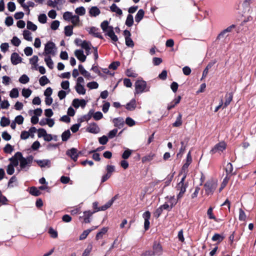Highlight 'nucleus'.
<instances>
[{"mask_svg": "<svg viewBox=\"0 0 256 256\" xmlns=\"http://www.w3.org/2000/svg\"><path fill=\"white\" fill-rule=\"evenodd\" d=\"M182 115L179 114L178 116L176 118V122L172 124L173 126L178 127L181 126L182 124Z\"/></svg>", "mask_w": 256, "mask_h": 256, "instance_id": "obj_42", "label": "nucleus"}, {"mask_svg": "<svg viewBox=\"0 0 256 256\" xmlns=\"http://www.w3.org/2000/svg\"><path fill=\"white\" fill-rule=\"evenodd\" d=\"M151 214L149 211H146L142 214V217L144 220V228L145 230H147L150 228V218Z\"/></svg>", "mask_w": 256, "mask_h": 256, "instance_id": "obj_13", "label": "nucleus"}, {"mask_svg": "<svg viewBox=\"0 0 256 256\" xmlns=\"http://www.w3.org/2000/svg\"><path fill=\"white\" fill-rule=\"evenodd\" d=\"M94 212H92L90 210L85 211L84 212V216L82 218H84L83 222L85 224H88L90 222V218L94 214Z\"/></svg>", "mask_w": 256, "mask_h": 256, "instance_id": "obj_18", "label": "nucleus"}, {"mask_svg": "<svg viewBox=\"0 0 256 256\" xmlns=\"http://www.w3.org/2000/svg\"><path fill=\"white\" fill-rule=\"evenodd\" d=\"M150 86L148 85L146 82L142 79L138 80L135 82L134 95L149 92Z\"/></svg>", "mask_w": 256, "mask_h": 256, "instance_id": "obj_2", "label": "nucleus"}, {"mask_svg": "<svg viewBox=\"0 0 256 256\" xmlns=\"http://www.w3.org/2000/svg\"><path fill=\"white\" fill-rule=\"evenodd\" d=\"M30 80V78L26 74L22 75L19 78V82L23 84L28 83Z\"/></svg>", "mask_w": 256, "mask_h": 256, "instance_id": "obj_50", "label": "nucleus"}, {"mask_svg": "<svg viewBox=\"0 0 256 256\" xmlns=\"http://www.w3.org/2000/svg\"><path fill=\"white\" fill-rule=\"evenodd\" d=\"M131 154L132 150L129 149H127L126 150H124V152H123L122 154V158L124 160L128 159L130 156Z\"/></svg>", "mask_w": 256, "mask_h": 256, "instance_id": "obj_60", "label": "nucleus"}, {"mask_svg": "<svg viewBox=\"0 0 256 256\" xmlns=\"http://www.w3.org/2000/svg\"><path fill=\"white\" fill-rule=\"evenodd\" d=\"M37 129H29L28 131H22L21 132L20 138L22 140H26L30 136L34 138V134L36 132Z\"/></svg>", "mask_w": 256, "mask_h": 256, "instance_id": "obj_10", "label": "nucleus"}, {"mask_svg": "<svg viewBox=\"0 0 256 256\" xmlns=\"http://www.w3.org/2000/svg\"><path fill=\"white\" fill-rule=\"evenodd\" d=\"M34 159V157L32 156H29L26 158L22 157H20V167L22 169L24 168L26 166H30L32 160Z\"/></svg>", "mask_w": 256, "mask_h": 256, "instance_id": "obj_8", "label": "nucleus"}, {"mask_svg": "<svg viewBox=\"0 0 256 256\" xmlns=\"http://www.w3.org/2000/svg\"><path fill=\"white\" fill-rule=\"evenodd\" d=\"M232 170L233 166L232 164L230 162L228 163L226 167V176H228L229 174H232Z\"/></svg>", "mask_w": 256, "mask_h": 256, "instance_id": "obj_47", "label": "nucleus"}, {"mask_svg": "<svg viewBox=\"0 0 256 256\" xmlns=\"http://www.w3.org/2000/svg\"><path fill=\"white\" fill-rule=\"evenodd\" d=\"M90 44L89 42L86 40H84L80 44L82 48L86 50V55H88L90 54Z\"/></svg>", "mask_w": 256, "mask_h": 256, "instance_id": "obj_27", "label": "nucleus"}, {"mask_svg": "<svg viewBox=\"0 0 256 256\" xmlns=\"http://www.w3.org/2000/svg\"><path fill=\"white\" fill-rule=\"evenodd\" d=\"M89 13L92 16H96L100 14V11L98 7L92 6L90 10Z\"/></svg>", "mask_w": 256, "mask_h": 256, "instance_id": "obj_25", "label": "nucleus"}, {"mask_svg": "<svg viewBox=\"0 0 256 256\" xmlns=\"http://www.w3.org/2000/svg\"><path fill=\"white\" fill-rule=\"evenodd\" d=\"M125 24L128 27L132 26L133 25L134 18L131 14L128 15Z\"/></svg>", "mask_w": 256, "mask_h": 256, "instance_id": "obj_33", "label": "nucleus"}, {"mask_svg": "<svg viewBox=\"0 0 256 256\" xmlns=\"http://www.w3.org/2000/svg\"><path fill=\"white\" fill-rule=\"evenodd\" d=\"M144 14V10L142 9L139 10L135 16L136 22L138 23L143 18Z\"/></svg>", "mask_w": 256, "mask_h": 256, "instance_id": "obj_26", "label": "nucleus"}, {"mask_svg": "<svg viewBox=\"0 0 256 256\" xmlns=\"http://www.w3.org/2000/svg\"><path fill=\"white\" fill-rule=\"evenodd\" d=\"M225 237L219 234H215L212 237V240L213 242H217L218 244L221 242L224 239Z\"/></svg>", "mask_w": 256, "mask_h": 256, "instance_id": "obj_24", "label": "nucleus"}, {"mask_svg": "<svg viewBox=\"0 0 256 256\" xmlns=\"http://www.w3.org/2000/svg\"><path fill=\"white\" fill-rule=\"evenodd\" d=\"M38 20L42 24H45L46 22L47 17L46 14H40L38 17Z\"/></svg>", "mask_w": 256, "mask_h": 256, "instance_id": "obj_54", "label": "nucleus"}, {"mask_svg": "<svg viewBox=\"0 0 256 256\" xmlns=\"http://www.w3.org/2000/svg\"><path fill=\"white\" fill-rule=\"evenodd\" d=\"M48 232L52 238H56L58 236L57 231L52 227L49 228Z\"/></svg>", "mask_w": 256, "mask_h": 256, "instance_id": "obj_46", "label": "nucleus"}, {"mask_svg": "<svg viewBox=\"0 0 256 256\" xmlns=\"http://www.w3.org/2000/svg\"><path fill=\"white\" fill-rule=\"evenodd\" d=\"M32 90L29 88H23L22 90V95L26 98H28L32 94Z\"/></svg>", "mask_w": 256, "mask_h": 256, "instance_id": "obj_49", "label": "nucleus"}, {"mask_svg": "<svg viewBox=\"0 0 256 256\" xmlns=\"http://www.w3.org/2000/svg\"><path fill=\"white\" fill-rule=\"evenodd\" d=\"M66 154L67 156H69L74 162H76L78 157V150L74 148L68 150L66 152Z\"/></svg>", "mask_w": 256, "mask_h": 256, "instance_id": "obj_12", "label": "nucleus"}, {"mask_svg": "<svg viewBox=\"0 0 256 256\" xmlns=\"http://www.w3.org/2000/svg\"><path fill=\"white\" fill-rule=\"evenodd\" d=\"M75 12L80 16H84L86 13V10L84 7L80 6L76 9Z\"/></svg>", "mask_w": 256, "mask_h": 256, "instance_id": "obj_52", "label": "nucleus"}, {"mask_svg": "<svg viewBox=\"0 0 256 256\" xmlns=\"http://www.w3.org/2000/svg\"><path fill=\"white\" fill-rule=\"evenodd\" d=\"M38 164L41 168L50 166V161L48 160H37L36 161Z\"/></svg>", "mask_w": 256, "mask_h": 256, "instance_id": "obj_20", "label": "nucleus"}, {"mask_svg": "<svg viewBox=\"0 0 256 256\" xmlns=\"http://www.w3.org/2000/svg\"><path fill=\"white\" fill-rule=\"evenodd\" d=\"M217 185V184L212 180H208L204 186L206 194L207 196L212 194L216 188Z\"/></svg>", "mask_w": 256, "mask_h": 256, "instance_id": "obj_3", "label": "nucleus"}, {"mask_svg": "<svg viewBox=\"0 0 256 256\" xmlns=\"http://www.w3.org/2000/svg\"><path fill=\"white\" fill-rule=\"evenodd\" d=\"M98 28L94 26H92L90 28L89 34L92 35L94 37L99 38L100 39H103L102 36L98 32Z\"/></svg>", "mask_w": 256, "mask_h": 256, "instance_id": "obj_16", "label": "nucleus"}, {"mask_svg": "<svg viewBox=\"0 0 256 256\" xmlns=\"http://www.w3.org/2000/svg\"><path fill=\"white\" fill-rule=\"evenodd\" d=\"M30 192L32 195L34 196H38L41 194L40 190L35 186L30 188Z\"/></svg>", "mask_w": 256, "mask_h": 256, "instance_id": "obj_44", "label": "nucleus"}, {"mask_svg": "<svg viewBox=\"0 0 256 256\" xmlns=\"http://www.w3.org/2000/svg\"><path fill=\"white\" fill-rule=\"evenodd\" d=\"M113 122L114 124V126L118 128L120 126H123L124 124V120L122 118H118L114 119Z\"/></svg>", "mask_w": 256, "mask_h": 256, "instance_id": "obj_22", "label": "nucleus"}, {"mask_svg": "<svg viewBox=\"0 0 256 256\" xmlns=\"http://www.w3.org/2000/svg\"><path fill=\"white\" fill-rule=\"evenodd\" d=\"M74 55L82 62H84L86 60V56L84 54V52L82 50H76L74 51Z\"/></svg>", "mask_w": 256, "mask_h": 256, "instance_id": "obj_15", "label": "nucleus"}, {"mask_svg": "<svg viewBox=\"0 0 256 256\" xmlns=\"http://www.w3.org/2000/svg\"><path fill=\"white\" fill-rule=\"evenodd\" d=\"M31 32L29 30H24L23 32L24 38L28 41L32 42V39L31 36Z\"/></svg>", "mask_w": 256, "mask_h": 256, "instance_id": "obj_40", "label": "nucleus"}, {"mask_svg": "<svg viewBox=\"0 0 256 256\" xmlns=\"http://www.w3.org/2000/svg\"><path fill=\"white\" fill-rule=\"evenodd\" d=\"M110 10L112 12H116L118 15L121 16L122 12L115 4H112L110 6Z\"/></svg>", "mask_w": 256, "mask_h": 256, "instance_id": "obj_30", "label": "nucleus"}, {"mask_svg": "<svg viewBox=\"0 0 256 256\" xmlns=\"http://www.w3.org/2000/svg\"><path fill=\"white\" fill-rule=\"evenodd\" d=\"M154 256H160L163 252V248L160 242L154 241L152 245V250Z\"/></svg>", "mask_w": 256, "mask_h": 256, "instance_id": "obj_7", "label": "nucleus"}, {"mask_svg": "<svg viewBox=\"0 0 256 256\" xmlns=\"http://www.w3.org/2000/svg\"><path fill=\"white\" fill-rule=\"evenodd\" d=\"M56 48L55 44L52 42H48L45 45L44 54V55L51 54L52 56L56 55Z\"/></svg>", "mask_w": 256, "mask_h": 256, "instance_id": "obj_6", "label": "nucleus"}, {"mask_svg": "<svg viewBox=\"0 0 256 256\" xmlns=\"http://www.w3.org/2000/svg\"><path fill=\"white\" fill-rule=\"evenodd\" d=\"M10 60L12 64L16 65L22 61V58L16 52H13L11 55Z\"/></svg>", "mask_w": 256, "mask_h": 256, "instance_id": "obj_14", "label": "nucleus"}, {"mask_svg": "<svg viewBox=\"0 0 256 256\" xmlns=\"http://www.w3.org/2000/svg\"><path fill=\"white\" fill-rule=\"evenodd\" d=\"M188 184H178L176 188L179 193L177 195L178 200H180L183 196L188 187Z\"/></svg>", "mask_w": 256, "mask_h": 256, "instance_id": "obj_9", "label": "nucleus"}, {"mask_svg": "<svg viewBox=\"0 0 256 256\" xmlns=\"http://www.w3.org/2000/svg\"><path fill=\"white\" fill-rule=\"evenodd\" d=\"M126 74L128 77L136 78L138 74L131 68H128L126 71Z\"/></svg>", "mask_w": 256, "mask_h": 256, "instance_id": "obj_35", "label": "nucleus"}, {"mask_svg": "<svg viewBox=\"0 0 256 256\" xmlns=\"http://www.w3.org/2000/svg\"><path fill=\"white\" fill-rule=\"evenodd\" d=\"M11 42L14 46H18L20 44L21 41L18 37L14 36L12 38Z\"/></svg>", "mask_w": 256, "mask_h": 256, "instance_id": "obj_59", "label": "nucleus"}, {"mask_svg": "<svg viewBox=\"0 0 256 256\" xmlns=\"http://www.w3.org/2000/svg\"><path fill=\"white\" fill-rule=\"evenodd\" d=\"M50 82V80L46 76H42L39 80V82L41 86H44Z\"/></svg>", "mask_w": 256, "mask_h": 256, "instance_id": "obj_43", "label": "nucleus"}, {"mask_svg": "<svg viewBox=\"0 0 256 256\" xmlns=\"http://www.w3.org/2000/svg\"><path fill=\"white\" fill-rule=\"evenodd\" d=\"M73 16L72 12H66L63 14V18L65 20L69 21L71 20Z\"/></svg>", "mask_w": 256, "mask_h": 256, "instance_id": "obj_51", "label": "nucleus"}, {"mask_svg": "<svg viewBox=\"0 0 256 256\" xmlns=\"http://www.w3.org/2000/svg\"><path fill=\"white\" fill-rule=\"evenodd\" d=\"M108 24V20H104L101 23L100 27L103 32L106 33V36H108L113 42H116L118 40V36L114 34L113 27Z\"/></svg>", "mask_w": 256, "mask_h": 256, "instance_id": "obj_1", "label": "nucleus"}, {"mask_svg": "<svg viewBox=\"0 0 256 256\" xmlns=\"http://www.w3.org/2000/svg\"><path fill=\"white\" fill-rule=\"evenodd\" d=\"M93 230V228L92 229H88L84 230L80 236V240H84L86 239L88 234Z\"/></svg>", "mask_w": 256, "mask_h": 256, "instance_id": "obj_39", "label": "nucleus"}, {"mask_svg": "<svg viewBox=\"0 0 256 256\" xmlns=\"http://www.w3.org/2000/svg\"><path fill=\"white\" fill-rule=\"evenodd\" d=\"M4 150L6 153L10 154L14 150V148L10 144H8L4 146Z\"/></svg>", "mask_w": 256, "mask_h": 256, "instance_id": "obj_56", "label": "nucleus"}, {"mask_svg": "<svg viewBox=\"0 0 256 256\" xmlns=\"http://www.w3.org/2000/svg\"><path fill=\"white\" fill-rule=\"evenodd\" d=\"M155 156V154L153 152H151L148 154L144 156L142 158V162H150L152 160L154 156Z\"/></svg>", "mask_w": 256, "mask_h": 256, "instance_id": "obj_36", "label": "nucleus"}, {"mask_svg": "<svg viewBox=\"0 0 256 256\" xmlns=\"http://www.w3.org/2000/svg\"><path fill=\"white\" fill-rule=\"evenodd\" d=\"M136 106V100L134 98L132 99L126 106V108L128 110H134Z\"/></svg>", "mask_w": 256, "mask_h": 256, "instance_id": "obj_19", "label": "nucleus"}, {"mask_svg": "<svg viewBox=\"0 0 256 256\" xmlns=\"http://www.w3.org/2000/svg\"><path fill=\"white\" fill-rule=\"evenodd\" d=\"M14 166L12 164H8L6 168V172L9 175H12L14 172Z\"/></svg>", "mask_w": 256, "mask_h": 256, "instance_id": "obj_63", "label": "nucleus"}, {"mask_svg": "<svg viewBox=\"0 0 256 256\" xmlns=\"http://www.w3.org/2000/svg\"><path fill=\"white\" fill-rule=\"evenodd\" d=\"M0 124L2 127L7 126L10 124V120L9 118H6L5 116H2L1 118Z\"/></svg>", "mask_w": 256, "mask_h": 256, "instance_id": "obj_34", "label": "nucleus"}, {"mask_svg": "<svg viewBox=\"0 0 256 256\" xmlns=\"http://www.w3.org/2000/svg\"><path fill=\"white\" fill-rule=\"evenodd\" d=\"M10 96L12 98H16L19 96V92L17 88H14L10 91Z\"/></svg>", "mask_w": 256, "mask_h": 256, "instance_id": "obj_48", "label": "nucleus"}, {"mask_svg": "<svg viewBox=\"0 0 256 256\" xmlns=\"http://www.w3.org/2000/svg\"><path fill=\"white\" fill-rule=\"evenodd\" d=\"M70 136V132L69 129L65 130L62 134V138L63 142L66 141Z\"/></svg>", "mask_w": 256, "mask_h": 256, "instance_id": "obj_38", "label": "nucleus"}, {"mask_svg": "<svg viewBox=\"0 0 256 256\" xmlns=\"http://www.w3.org/2000/svg\"><path fill=\"white\" fill-rule=\"evenodd\" d=\"M162 212H163V209L160 206L154 212V217H155L156 218H158L161 215V214H162Z\"/></svg>", "mask_w": 256, "mask_h": 256, "instance_id": "obj_55", "label": "nucleus"}, {"mask_svg": "<svg viewBox=\"0 0 256 256\" xmlns=\"http://www.w3.org/2000/svg\"><path fill=\"white\" fill-rule=\"evenodd\" d=\"M120 62L118 61L114 62H112L108 66L110 69L116 70L118 66H120Z\"/></svg>", "mask_w": 256, "mask_h": 256, "instance_id": "obj_57", "label": "nucleus"}, {"mask_svg": "<svg viewBox=\"0 0 256 256\" xmlns=\"http://www.w3.org/2000/svg\"><path fill=\"white\" fill-rule=\"evenodd\" d=\"M73 26H67L64 27V34L67 36H71L73 34Z\"/></svg>", "mask_w": 256, "mask_h": 256, "instance_id": "obj_31", "label": "nucleus"}, {"mask_svg": "<svg viewBox=\"0 0 256 256\" xmlns=\"http://www.w3.org/2000/svg\"><path fill=\"white\" fill-rule=\"evenodd\" d=\"M207 214L208 218L210 220H214L216 222H219V220L216 218L213 214V208L210 207L207 211Z\"/></svg>", "mask_w": 256, "mask_h": 256, "instance_id": "obj_29", "label": "nucleus"}, {"mask_svg": "<svg viewBox=\"0 0 256 256\" xmlns=\"http://www.w3.org/2000/svg\"><path fill=\"white\" fill-rule=\"evenodd\" d=\"M87 86L90 89H96L98 87V84L96 82H92L87 84Z\"/></svg>", "mask_w": 256, "mask_h": 256, "instance_id": "obj_61", "label": "nucleus"}, {"mask_svg": "<svg viewBox=\"0 0 256 256\" xmlns=\"http://www.w3.org/2000/svg\"><path fill=\"white\" fill-rule=\"evenodd\" d=\"M44 61L47 66L50 68L52 69L54 68V62L51 58L50 56H48L44 58Z\"/></svg>", "mask_w": 256, "mask_h": 256, "instance_id": "obj_37", "label": "nucleus"}, {"mask_svg": "<svg viewBox=\"0 0 256 256\" xmlns=\"http://www.w3.org/2000/svg\"><path fill=\"white\" fill-rule=\"evenodd\" d=\"M246 218V216L242 208H240L239 210V220L240 221H245Z\"/></svg>", "mask_w": 256, "mask_h": 256, "instance_id": "obj_53", "label": "nucleus"}, {"mask_svg": "<svg viewBox=\"0 0 256 256\" xmlns=\"http://www.w3.org/2000/svg\"><path fill=\"white\" fill-rule=\"evenodd\" d=\"M226 144L224 142L222 141L216 144L214 148H212L210 152L211 154H214L216 152L220 154L226 149Z\"/></svg>", "mask_w": 256, "mask_h": 256, "instance_id": "obj_5", "label": "nucleus"}, {"mask_svg": "<svg viewBox=\"0 0 256 256\" xmlns=\"http://www.w3.org/2000/svg\"><path fill=\"white\" fill-rule=\"evenodd\" d=\"M78 70L80 73L83 75L86 78L89 80L90 78V74L86 71L84 68L82 64H80L78 66Z\"/></svg>", "mask_w": 256, "mask_h": 256, "instance_id": "obj_21", "label": "nucleus"}, {"mask_svg": "<svg viewBox=\"0 0 256 256\" xmlns=\"http://www.w3.org/2000/svg\"><path fill=\"white\" fill-rule=\"evenodd\" d=\"M114 166L112 165H107L106 167V173L112 176V173L114 172Z\"/></svg>", "mask_w": 256, "mask_h": 256, "instance_id": "obj_64", "label": "nucleus"}, {"mask_svg": "<svg viewBox=\"0 0 256 256\" xmlns=\"http://www.w3.org/2000/svg\"><path fill=\"white\" fill-rule=\"evenodd\" d=\"M27 28L32 31H36L38 28L37 26L31 21L27 22Z\"/></svg>", "mask_w": 256, "mask_h": 256, "instance_id": "obj_45", "label": "nucleus"}, {"mask_svg": "<svg viewBox=\"0 0 256 256\" xmlns=\"http://www.w3.org/2000/svg\"><path fill=\"white\" fill-rule=\"evenodd\" d=\"M20 157H22V154L20 152H16L15 154L9 159L10 163L9 164H12L14 166H17L18 164V160Z\"/></svg>", "mask_w": 256, "mask_h": 256, "instance_id": "obj_11", "label": "nucleus"}, {"mask_svg": "<svg viewBox=\"0 0 256 256\" xmlns=\"http://www.w3.org/2000/svg\"><path fill=\"white\" fill-rule=\"evenodd\" d=\"M92 244H89L87 248L85 249L82 253V256H89L92 250Z\"/></svg>", "mask_w": 256, "mask_h": 256, "instance_id": "obj_41", "label": "nucleus"}, {"mask_svg": "<svg viewBox=\"0 0 256 256\" xmlns=\"http://www.w3.org/2000/svg\"><path fill=\"white\" fill-rule=\"evenodd\" d=\"M116 200V196L113 197L110 200L107 202L104 205L98 207V202H95L92 204V207L94 209V210L92 212L94 213L98 212L100 210H105L110 208L113 202Z\"/></svg>", "mask_w": 256, "mask_h": 256, "instance_id": "obj_4", "label": "nucleus"}, {"mask_svg": "<svg viewBox=\"0 0 256 256\" xmlns=\"http://www.w3.org/2000/svg\"><path fill=\"white\" fill-rule=\"evenodd\" d=\"M124 122L129 126H132L135 124V121L130 117H128Z\"/></svg>", "mask_w": 256, "mask_h": 256, "instance_id": "obj_62", "label": "nucleus"}, {"mask_svg": "<svg viewBox=\"0 0 256 256\" xmlns=\"http://www.w3.org/2000/svg\"><path fill=\"white\" fill-rule=\"evenodd\" d=\"M75 88L76 92L80 94H86V89L84 86L80 84H76Z\"/></svg>", "mask_w": 256, "mask_h": 256, "instance_id": "obj_28", "label": "nucleus"}, {"mask_svg": "<svg viewBox=\"0 0 256 256\" xmlns=\"http://www.w3.org/2000/svg\"><path fill=\"white\" fill-rule=\"evenodd\" d=\"M108 230V228L107 227H104L96 234V240H98L102 238L103 237V236L107 232Z\"/></svg>", "mask_w": 256, "mask_h": 256, "instance_id": "obj_23", "label": "nucleus"}, {"mask_svg": "<svg viewBox=\"0 0 256 256\" xmlns=\"http://www.w3.org/2000/svg\"><path fill=\"white\" fill-rule=\"evenodd\" d=\"M166 198H168L169 205L172 209L176 204L178 200V198L176 200L174 196H170V198L167 196Z\"/></svg>", "mask_w": 256, "mask_h": 256, "instance_id": "obj_32", "label": "nucleus"}, {"mask_svg": "<svg viewBox=\"0 0 256 256\" xmlns=\"http://www.w3.org/2000/svg\"><path fill=\"white\" fill-rule=\"evenodd\" d=\"M38 60V56H34L31 58L30 60V63L34 65L35 68L38 66L37 62Z\"/></svg>", "mask_w": 256, "mask_h": 256, "instance_id": "obj_58", "label": "nucleus"}, {"mask_svg": "<svg viewBox=\"0 0 256 256\" xmlns=\"http://www.w3.org/2000/svg\"><path fill=\"white\" fill-rule=\"evenodd\" d=\"M233 98V94L232 92H228L225 96V102L224 104L223 108H226L232 101Z\"/></svg>", "mask_w": 256, "mask_h": 256, "instance_id": "obj_17", "label": "nucleus"}]
</instances>
